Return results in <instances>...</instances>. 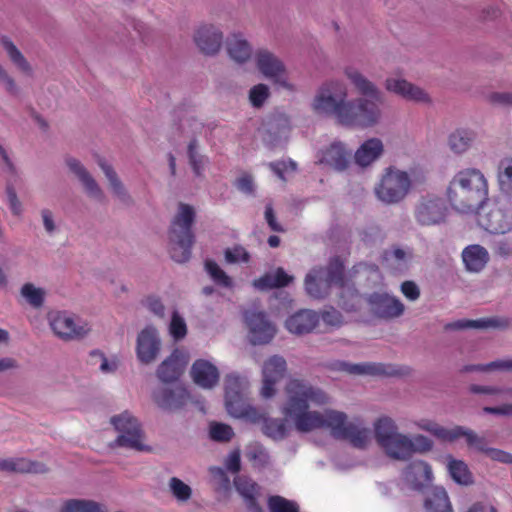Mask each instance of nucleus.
<instances>
[{
	"mask_svg": "<svg viewBox=\"0 0 512 512\" xmlns=\"http://www.w3.org/2000/svg\"><path fill=\"white\" fill-rule=\"evenodd\" d=\"M477 137L474 130L457 128L448 136V146L455 154H463L473 145Z\"/></svg>",
	"mask_w": 512,
	"mask_h": 512,
	"instance_id": "obj_37",
	"label": "nucleus"
},
{
	"mask_svg": "<svg viewBox=\"0 0 512 512\" xmlns=\"http://www.w3.org/2000/svg\"><path fill=\"white\" fill-rule=\"evenodd\" d=\"M384 152L380 139L370 138L363 142L354 154L355 163L360 167H367L379 159Z\"/></svg>",
	"mask_w": 512,
	"mask_h": 512,
	"instance_id": "obj_32",
	"label": "nucleus"
},
{
	"mask_svg": "<svg viewBox=\"0 0 512 512\" xmlns=\"http://www.w3.org/2000/svg\"><path fill=\"white\" fill-rule=\"evenodd\" d=\"M344 265L338 257L330 259L326 266L313 267L305 276L304 287L309 297L322 300L331 293V286L343 280Z\"/></svg>",
	"mask_w": 512,
	"mask_h": 512,
	"instance_id": "obj_6",
	"label": "nucleus"
},
{
	"mask_svg": "<svg viewBox=\"0 0 512 512\" xmlns=\"http://www.w3.org/2000/svg\"><path fill=\"white\" fill-rule=\"evenodd\" d=\"M469 391L473 394H484L489 396H501L503 398L512 399V387L499 388L496 386H486L472 384L469 387Z\"/></svg>",
	"mask_w": 512,
	"mask_h": 512,
	"instance_id": "obj_52",
	"label": "nucleus"
},
{
	"mask_svg": "<svg viewBox=\"0 0 512 512\" xmlns=\"http://www.w3.org/2000/svg\"><path fill=\"white\" fill-rule=\"evenodd\" d=\"M236 491L241 495L249 512H262L257 498L260 495V486L251 478L238 475L234 478Z\"/></svg>",
	"mask_w": 512,
	"mask_h": 512,
	"instance_id": "obj_28",
	"label": "nucleus"
},
{
	"mask_svg": "<svg viewBox=\"0 0 512 512\" xmlns=\"http://www.w3.org/2000/svg\"><path fill=\"white\" fill-rule=\"evenodd\" d=\"M287 372V362L280 355H273L268 358L262 367L263 384L260 394L268 399L275 395V385L284 378Z\"/></svg>",
	"mask_w": 512,
	"mask_h": 512,
	"instance_id": "obj_15",
	"label": "nucleus"
},
{
	"mask_svg": "<svg viewBox=\"0 0 512 512\" xmlns=\"http://www.w3.org/2000/svg\"><path fill=\"white\" fill-rule=\"evenodd\" d=\"M403 479L415 491H423L433 481L431 465L424 460L410 462L403 470Z\"/></svg>",
	"mask_w": 512,
	"mask_h": 512,
	"instance_id": "obj_19",
	"label": "nucleus"
},
{
	"mask_svg": "<svg viewBox=\"0 0 512 512\" xmlns=\"http://www.w3.org/2000/svg\"><path fill=\"white\" fill-rule=\"evenodd\" d=\"M96 162L107 178L112 194L116 197V199L125 207L134 206V198L131 196L124 183L119 178L113 166L109 164L103 157H98Z\"/></svg>",
	"mask_w": 512,
	"mask_h": 512,
	"instance_id": "obj_26",
	"label": "nucleus"
},
{
	"mask_svg": "<svg viewBox=\"0 0 512 512\" xmlns=\"http://www.w3.org/2000/svg\"><path fill=\"white\" fill-rule=\"evenodd\" d=\"M289 130V120L284 114L272 116L264 125L262 141L269 148L276 147Z\"/></svg>",
	"mask_w": 512,
	"mask_h": 512,
	"instance_id": "obj_29",
	"label": "nucleus"
},
{
	"mask_svg": "<svg viewBox=\"0 0 512 512\" xmlns=\"http://www.w3.org/2000/svg\"><path fill=\"white\" fill-rule=\"evenodd\" d=\"M261 430L264 435L276 441L286 438L289 432L284 419L268 417L264 419Z\"/></svg>",
	"mask_w": 512,
	"mask_h": 512,
	"instance_id": "obj_43",
	"label": "nucleus"
},
{
	"mask_svg": "<svg viewBox=\"0 0 512 512\" xmlns=\"http://www.w3.org/2000/svg\"><path fill=\"white\" fill-rule=\"evenodd\" d=\"M296 167V163L292 160H282L269 163V168L282 180H285L284 172L295 171Z\"/></svg>",
	"mask_w": 512,
	"mask_h": 512,
	"instance_id": "obj_62",
	"label": "nucleus"
},
{
	"mask_svg": "<svg viewBox=\"0 0 512 512\" xmlns=\"http://www.w3.org/2000/svg\"><path fill=\"white\" fill-rule=\"evenodd\" d=\"M447 469L449 475L457 484L469 486L474 483L473 475L464 461L449 456Z\"/></svg>",
	"mask_w": 512,
	"mask_h": 512,
	"instance_id": "obj_40",
	"label": "nucleus"
},
{
	"mask_svg": "<svg viewBox=\"0 0 512 512\" xmlns=\"http://www.w3.org/2000/svg\"><path fill=\"white\" fill-rule=\"evenodd\" d=\"M12 472L44 474L48 472L45 464L37 461H29L24 458L13 459Z\"/></svg>",
	"mask_w": 512,
	"mask_h": 512,
	"instance_id": "obj_46",
	"label": "nucleus"
},
{
	"mask_svg": "<svg viewBox=\"0 0 512 512\" xmlns=\"http://www.w3.org/2000/svg\"><path fill=\"white\" fill-rule=\"evenodd\" d=\"M345 75L363 97L349 100L348 90L343 82L326 81L318 88L312 109L319 115L335 118L343 126H375L382 116L380 106L385 103L384 93L356 68H346Z\"/></svg>",
	"mask_w": 512,
	"mask_h": 512,
	"instance_id": "obj_2",
	"label": "nucleus"
},
{
	"mask_svg": "<svg viewBox=\"0 0 512 512\" xmlns=\"http://www.w3.org/2000/svg\"><path fill=\"white\" fill-rule=\"evenodd\" d=\"M196 212L193 206L180 202L168 231L170 256L177 263H186L192 255L195 234L192 230Z\"/></svg>",
	"mask_w": 512,
	"mask_h": 512,
	"instance_id": "obj_5",
	"label": "nucleus"
},
{
	"mask_svg": "<svg viewBox=\"0 0 512 512\" xmlns=\"http://www.w3.org/2000/svg\"><path fill=\"white\" fill-rule=\"evenodd\" d=\"M187 361L179 349H175L156 370V376L164 384H173L179 380L184 372Z\"/></svg>",
	"mask_w": 512,
	"mask_h": 512,
	"instance_id": "obj_21",
	"label": "nucleus"
},
{
	"mask_svg": "<svg viewBox=\"0 0 512 512\" xmlns=\"http://www.w3.org/2000/svg\"><path fill=\"white\" fill-rule=\"evenodd\" d=\"M294 277L288 275L283 268H277L274 272H269L254 280L255 288L265 291L274 288H282L288 286Z\"/></svg>",
	"mask_w": 512,
	"mask_h": 512,
	"instance_id": "obj_36",
	"label": "nucleus"
},
{
	"mask_svg": "<svg viewBox=\"0 0 512 512\" xmlns=\"http://www.w3.org/2000/svg\"><path fill=\"white\" fill-rule=\"evenodd\" d=\"M209 472L217 490L226 492L230 489V479L224 468L210 467Z\"/></svg>",
	"mask_w": 512,
	"mask_h": 512,
	"instance_id": "obj_57",
	"label": "nucleus"
},
{
	"mask_svg": "<svg viewBox=\"0 0 512 512\" xmlns=\"http://www.w3.org/2000/svg\"><path fill=\"white\" fill-rule=\"evenodd\" d=\"M269 96V87L263 83L253 86L249 91V100L254 108L262 107Z\"/></svg>",
	"mask_w": 512,
	"mask_h": 512,
	"instance_id": "obj_55",
	"label": "nucleus"
},
{
	"mask_svg": "<svg viewBox=\"0 0 512 512\" xmlns=\"http://www.w3.org/2000/svg\"><path fill=\"white\" fill-rule=\"evenodd\" d=\"M415 426L443 442L453 443L460 438H464L469 447L475 448L486 455L487 451L491 449L487 446L484 437L479 436L476 432L464 426L456 425L452 428H446L430 419H420L415 422Z\"/></svg>",
	"mask_w": 512,
	"mask_h": 512,
	"instance_id": "obj_8",
	"label": "nucleus"
},
{
	"mask_svg": "<svg viewBox=\"0 0 512 512\" xmlns=\"http://www.w3.org/2000/svg\"><path fill=\"white\" fill-rule=\"evenodd\" d=\"M161 347L162 342L158 330L153 326H146L137 336V359L144 365L152 364L158 358Z\"/></svg>",
	"mask_w": 512,
	"mask_h": 512,
	"instance_id": "obj_13",
	"label": "nucleus"
},
{
	"mask_svg": "<svg viewBox=\"0 0 512 512\" xmlns=\"http://www.w3.org/2000/svg\"><path fill=\"white\" fill-rule=\"evenodd\" d=\"M448 208L437 195L425 194L419 197L413 208V216L420 226H436L446 221Z\"/></svg>",
	"mask_w": 512,
	"mask_h": 512,
	"instance_id": "obj_10",
	"label": "nucleus"
},
{
	"mask_svg": "<svg viewBox=\"0 0 512 512\" xmlns=\"http://www.w3.org/2000/svg\"><path fill=\"white\" fill-rule=\"evenodd\" d=\"M335 367L351 375L396 376L400 374V371L394 365L375 362L354 364L339 361L335 364Z\"/></svg>",
	"mask_w": 512,
	"mask_h": 512,
	"instance_id": "obj_20",
	"label": "nucleus"
},
{
	"mask_svg": "<svg viewBox=\"0 0 512 512\" xmlns=\"http://www.w3.org/2000/svg\"><path fill=\"white\" fill-rule=\"evenodd\" d=\"M209 436L215 442L226 443L232 439L234 431L227 424L212 422L209 426Z\"/></svg>",
	"mask_w": 512,
	"mask_h": 512,
	"instance_id": "obj_48",
	"label": "nucleus"
},
{
	"mask_svg": "<svg viewBox=\"0 0 512 512\" xmlns=\"http://www.w3.org/2000/svg\"><path fill=\"white\" fill-rule=\"evenodd\" d=\"M190 374L195 384L203 389L214 388L220 377L218 368L204 359H198L193 363Z\"/></svg>",
	"mask_w": 512,
	"mask_h": 512,
	"instance_id": "obj_27",
	"label": "nucleus"
},
{
	"mask_svg": "<svg viewBox=\"0 0 512 512\" xmlns=\"http://www.w3.org/2000/svg\"><path fill=\"white\" fill-rule=\"evenodd\" d=\"M193 40L203 54L213 56L222 46L223 34L213 25H202L195 31Z\"/></svg>",
	"mask_w": 512,
	"mask_h": 512,
	"instance_id": "obj_24",
	"label": "nucleus"
},
{
	"mask_svg": "<svg viewBox=\"0 0 512 512\" xmlns=\"http://www.w3.org/2000/svg\"><path fill=\"white\" fill-rule=\"evenodd\" d=\"M369 304L372 313L382 319L397 318L404 312V305L401 301L387 294L374 293L370 295Z\"/></svg>",
	"mask_w": 512,
	"mask_h": 512,
	"instance_id": "obj_25",
	"label": "nucleus"
},
{
	"mask_svg": "<svg viewBox=\"0 0 512 512\" xmlns=\"http://www.w3.org/2000/svg\"><path fill=\"white\" fill-rule=\"evenodd\" d=\"M447 198L459 213H478L488 200V183L484 174L475 168L459 171L448 185Z\"/></svg>",
	"mask_w": 512,
	"mask_h": 512,
	"instance_id": "obj_4",
	"label": "nucleus"
},
{
	"mask_svg": "<svg viewBox=\"0 0 512 512\" xmlns=\"http://www.w3.org/2000/svg\"><path fill=\"white\" fill-rule=\"evenodd\" d=\"M60 512H105L101 505L92 500L70 499L67 500Z\"/></svg>",
	"mask_w": 512,
	"mask_h": 512,
	"instance_id": "obj_44",
	"label": "nucleus"
},
{
	"mask_svg": "<svg viewBox=\"0 0 512 512\" xmlns=\"http://www.w3.org/2000/svg\"><path fill=\"white\" fill-rule=\"evenodd\" d=\"M242 407L240 408L242 411L240 413H229L230 415L236 418H246L252 423H262L264 419H266V414L264 412L259 411L257 408L246 404L245 400L242 402Z\"/></svg>",
	"mask_w": 512,
	"mask_h": 512,
	"instance_id": "obj_54",
	"label": "nucleus"
},
{
	"mask_svg": "<svg viewBox=\"0 0 512 512\" xmlns=\"http://www.w3.org/2000/svg\"><path fill=\"white\" fill-rule=\"evenodd\" d=\"M350 157L351 152L347 151L344 144L335 141L325 150L321 162L343 171L348 167Z\"/></svg>",
	"mask_w": 512,
	"mask_h": 512,
	"instance_id": "obj_34",
	"label": "nucleus"
},
{
	"mask_svg": "<svg viewBox=\"0 0 512 512\" xmlns=\"http://www.w3.org/2000/svg\"><path fill=\"white\" fill-rule=\"evenodd\" d=\"M321 317L322 321L329 326L339 328L343 325V316L342 314L332 306L326 307L320 313L319 318Z\"/></svg>",
	"mask_w": 512,
	"mask_h": 512,
	"instance_id": "obj_58",
	"label": "nucleus"
},
{
	"mask_svg": "<svg viewBox=\"0 0 512 512\" xmlns=\"http://www.w3.org/2000/svg\"><path fill=\"white\" fill-rule=\"evenodd\" d=\"M169 489L172 493V495L178 500V501H187L191 498L192 495V489L189 485L184 483L181 479L177 477H172L169 480Z\"/></svg>",
	"mask_w": 512,
	"mask_h": 512,
	"instance_id": "obj_53",
	"label": "nucleus"
},
{
	"mask_svg": "<svg viewBox=\"0 0 512 512\" xmlns=\"http://www.w3.org/2000/svg\"><path fill=\"white\" fill-rule=\"evenodd\" d=\"M319 322V315L313 310H300L286 320V328L294 334L311 332Z\"/></svg>",
	"mask_w": 512,
	"mask_h": 512,
	"instance_id": "obj_30",
	"label": "nucleus"
},
{
	"mask_svg": "<svg viewBox=\"0 0 512 512\" xmlns=\"http://www.w3.org/2000/svg\"><path fill=\"white\" fill-rule=\"evenodd\" d=\"M479 222L490 233H507L512 230V210L492 207L486 214L480 215Z\"/></svg>",
	"mask_w": 512,
	"mask_h": 512,
	"instance_id": "obj_22",
	"label": "nucleus"
},
{
	"mask_svg": "<svg viewBox=\"0 0 512 512\" xmlns=\"http://www.w3.org/2000/svg\"><path fill=\"white\" fill-rule=\"evenodd\" d=\"M462 259L467 270L479 272L488 262L489 255L484 247L480 245H470L463 250Z\"/></svg>",
	"mask_w": 512,
	"mask_h": 512,
	"instance_id": "obj_38",
	"label": "nucleus"
},
{
	"mask_svg": "<svg viewBox=\"0 0 512 512\" xmlns=\"http://www.w3.org/2000/svg\"><path fill=\"white\" fill-rule=\"evenodd\" d=\"M225 405L228 413H240L242 402L245 400L244 391L247 382L235 373L228 374L224 380Z\"/></svg>",
	"mask_w": 512,
	"mask_h": 512,
	"instance_id": "obj_23",
	"label": "nucleus"
},
{
	"mask_svg": "<svg viewBox=\"0 0 512 512\" xmlns=\"http://www.w3.org/2000/svg\"><path fill=\"white\" fill-rule=\"evenodd\" d=\"M199 150V141L196 138L191 139L187 146V156L189 164L197 177L202 176L205 166L208 163V158L201 154Z\"/></svg>",
	"mask_w": 512,
	"mask_h": 512,
	"instance_id": "obj_41",
	"label": "nucleus"
},
{
	"mask_svg": "<svg viewBox=\"0 0 512 512\" xmlns=\"http://www.w3.org/2000/svg\"><path fill=\"white\" fill-rule=\"evenodd\" d=\"M205 270L211 279L220 286L230 288L232 286V279L225 273L224 270L213 260L205 261Z\"/></svg>",
	"mask_w": 512,
	"mask_h": 512,
	"instance_id": "obj_47",
	"label": "nucleus"
},
{
	"mask_svg": "<svg viewBox=\"0 0 512 512\" xmlns=\"http://www.w3.org/2000/svg\"><path fill=\"white\" fill-rule=\"evenodd\" d=\"M331 397L308 380L292 378L285 386V401L281 411L291 420L297 431L307 433L315 429L328 428L335 439L347 440L358 449L369 443L370 430L360 418L348 421L346 413L333 409L324 412L310 410V405L325 406Z\"/></svg>",
	"mask_w": 512,
	"mask_h": 512,
	"instance_id": "obj_1",
	"label": "nucleus"
},
{
	"mask_svg": "<svg viewBox=\"0 0 512 512\" xmlns=\"http://www.w3.org/2000/svg\"><path fill=\"white\" fill-rule=\"evenodd\" d=\"M414 258L412 248H401L393 246L383 253V261L388 268L395 272H404L408 270L411 261Z\"/></svg>",
	"mask_w": 512,
	"mask_h": 512,
	"instance_id": "obj_31",
	"label": "nucleus"
},
{
	"mask_svg": "<svg viewBox=\"0 0 512 512\" xmlns=\"http://www.w3.org/2000/svg\"><path fill=\"white\" fill-rule=\"evenodd\" d=\"M499 186L502 192L512 194V161L504 160L500 163L498 174Z\"/></svg>",
	"mask_w": 512,
	"mask_h": 512,
	"instance_id": "obj_50",
	"label": "nucleus"
},
{
	"mask_svg": "<svg viewBox=\"0 0 512 512\" xmlns=\"http://www.w3.org/2000/svg\"><path fill=\"white\" fill-rule=\"evenodd\" d=\"M50 326L54 333L63 340L81 339L90 331L87 323L77 324L74 318L66 312L51 314Z\"/></svg>",
	"mask_w": 512,
	"mask_h": 512,
	"instance_id": "obj_14",
	"label": "nucleus"
},
{
	"mask_svg": "<svg viewBox=\"0 0 512 512\" xmlns=\"http://www.w3.org/2000/svg\"><path fill=\"white\" fill-rule=\"evenodd\" d=\"M339 293L337 304L346 312H355L361 306V296L353 284H349L343 278L342 282L338 283Z\"/></svg>",
	"mask_w": 512,
	"mask_h": 512,
	"instance_id": "obj_35",
	"label": "nucleus"
},
{
	"mask_svg": "<svg viewBox=\"0 0 512 512\" xmlns=\"http://www.w3.org/2000/svg\"><path fill=\"white\" fill-rule=\"evenodd\" d=\"M224 256L226 262L230 264H234L239 261L247 263L250 259L248 251L240 245H236L233 248H227L224 252Z\"/></svg>",
	"mask_w": 512,
	"mask_h": 512,
	"instance_id": "obj_59",
	"label": "nucleus"
},
{
	"mask_svg": "<svg viewBox=\"0 0 512 512\" xmlns=\"http://www.w3.org/2000/svg\"><path fill=\"white\" fill-rule=\"evenodd\" d=\"M65 165L83 188L85 194L98 202H103L106 198L105 193L93 175L83 165V163L75 157L67 156Z\"/></svg>",
	"mask_w": 512,
	"mask_h": 512,
	"instance_id": "obj_12",
	"label": "nucleus"
},
{
	"mask_svg": "<svg viewBox=\"0 0 512 512\" xmlns=\"http://www.w3.org/2000/svg\"><path fill=\"white\" fill-rule=\"evenodd\" d=\"M245 455L256 468H264L270 462V457L266 449L259 443L250 444L246 448Z\"/></svg>",
	"mask_w": 512,
	"mask_h": 512,
	"instance_id": "obj_45",
	"label": "nucleus"
},
{
	"mask_svg": "<svg viewBox=\"0 0 512 512\" xmlns=\"http://www.w3.org/2000/svg\"><path fill=\"white\" fill-rule=\"evenodd\" d=\"M110 423L118 433L115 440L110 443L111 448L119 447L137 452L152 450L144 443L145 437L140 422L129 411L111 417Z\"/></svg>",
	"mask_w": 512,
	"mask_h": 512,
	"instance_id": "obj_7",
	"label": "nucleus"
},
{
	"mask_svg": "<svg viewBox=\"0 0 512 512\" xmlns=\"http://www.w3.org/2000/svg\"><path fill=\"white\" fill-rule=\"evenodd\" d=\"M156 405L166 411H177L182 409L189 400V393L182 385L172 387H160L152 394Z\"/></svg>",
	"mask_w": 512,
	"mask_h": 512,
	"instance_id": "obj_18",
	"label": "nucleus"
},
{
	"mask_svg": "<svg viewBox=\"0 0 512 512\" xmlns=\"http://www.w3.org/2000/svg\"><path fill=\"white\" fill-rule=\"evenodd\" d=\"M40 216L45 232L48 235H53L57 231V225L55 223V216L53 211L49 208H43L40 210Z\"/></svg>",
	"mask_w": 512,
	"mask_h": 512,
	"instance_id": "obj_63",
	"label": "nucleus"
},
{
	"mask_svg": "<svg viewBox=\"0 0 512 512\" xmlns=\"http://www.w3.org/2000/svg\"><path fill=\"white\" fill-rule=\"evenodd\" d=\"M384 87L388 92L394 93L406 101L425 105L432 104V98L428 92L406 79L389 77L385 80Z\"/></svg>",
	"mask_w": 512,
	"mask_h": 512,
	"instance_id": "obj_17",
	"label": "nucleus"
},
{
	"mask_svg": "<svg viewBox=\"0 0 512 512\" xmlns=\"http://www.w3.org/2000/svg\"><path fill=\"white\" fill-rule=\"evenodd\" d=\"M226 49L229 57L236 63H246L252 56V46L240 33L227 37Z\"/></svg>",
	"mask_w": 512,
	"mask_h": 512,
	"instance_id": "obj_33",
	"label": "nucleus"
},
{
	"mask_svg": "<svg viewBox=\"0 0 512 512\" xmlns=\"http://www.w3.org/2000/svg\"><path fill=\"white\" fill-rule=\"evenodd\" d=\"M268 506L270 512H299L296 502L278 495L269 497Z\"/></svg>",
	"mask_w": 512,
	"mask_h": 512,
	"instance_id": "obj_51",
	"label": "nucleus"
},
{
	"mask_svg": "<svg viewBox=\"0 0 512 512\" xmlns=\"http://www.w3.org/2000/svg\"><path fill=\"white\" fill-rule=\"evenodd\" d=\"M0 85L3 86L5 92L12 96L18 97L21 89L17 85L15 79L7 72V70L0 64Z\"/></svg>",
	"mask_w": 512,
	"mask_h": 512,
	"instance_id": "obj_56",
	"label": "nucleus"
},
{
	"mask_svg": "<svg viewBox=\"0 0 512 512\" xmlns=\"http://www.w3.org/2000/svg\"><path fill=\"white\" fill-rule=\"evenodd\" d=\"M255 63L263 76L284 89L294 90V86L287 80L284 63L273 52L264 48L258 49L255 53Z\"/></svg>",
	"mask_w": 512,
	"mask_h": 512,
	"instance_id": "obj_11",
	"label": "nucleus"
},
{
	"mask_svg": "<svg viewBox=\"0 0 512 512\" xmlns=\"http://www.w3.org/2000/svg\"><path fill=\"white\" fill-rule=\"evenodd\" d=\"M0 42L5 49L11 62L16 65L21 71L31 74L32 67L26 60L21 51L15 46V44L7 37L2 36Z\"/></svg>",
	"mask_w": 512,
	"mask_h": 512,
	"instance_id": "obj_42",
	"label": "nucleus"
},
{
	"mask_svg": "<svg viewBox=\"0 0 512 512\" xmlns=\"http://www.w3.org/2000/svg\"><path fill=\"white\" fill-rule=\"evenodd\" d=\"M90 358L92 360L99 359V361H100L99 369L102 373H113L117 369V362L115 360L109 361L105 357V355L99 350L91 351Z\"/></svg>",
	"mask_w": 512,
	"mask_h": 512,
	"instance_id": "obj_61",
	"label": "nucleus"
},
{
	"mask_svg": "<svg viewBox=\"0 0 512 512\" xmlns=\"http://www.w3.org/2000/svg\"><path fill=\"white\" fill-rule=\"evenodd\" d=\"M6 194H7L8 204H9L12 214L14 216H20L23 212V206L17 196L15 189L12 186L8 185L6 187Z\"/></svg>",
	"mask_w": 512,
	"mask_h": 512,
	"instance_id": "obj_64",
	"label": "nucleus"
},
{
	"mask_svg": "<svg viewBox=\"0 0 512 512\" xmlns=\"http://www.w3.org/2000/svg\"><path fill=\"white\" fill-rule=\"evenodd\" d=\"M170 333L175 340H181L186 336L187 326L185 320L174 311L170 323Z\"/></svg>",
	"mask_w": 512,
	"mask_h": 512,
	"instance_id": "obj_60",
	"label": "nucleus"
},
{
	"mask_svg": "<svg viewBox=\"0 0 512 512\" xmlns=\"http://www.w3.org/2000/svg\"><path fill=\"white\" fill-rule=\"evenodd\" d=\"M21 295L32 307L39 308L43 305L45 292L32 283H26L21 288Z\"/></svg>",
	"mask_w": 512,
	"mask_h": 512,
	"instance_id": "obj_49",
	"label": "nucleus"
},
{
	"mask_svg": "<svg viewBox=\"0 0 512 512\" xmlns=\"http://www.w3.org/2000/svg\"><path fill=\"white\" fill-rule=\"evenodd\" d=\"M377 444L392 460L408 461L415 454L431 452L434 442L423 434L407 435L399 432L396 422L390 417H381L374 423Z\"/></svg>",
	"mask_w": 512,
	"mask_h": 512,
	"instance_id": "obj_3",
	"label": "nucleus"
},
{
	"mask_svg": "<svg viewBox=\"0 0 512 512\" xmlns=\"http://www.w3.org/2000/svg\"><path fill=\"white\" fill-rule=\"evenodd\" d=\"M424 507L427 512H453L446 490L439 486L433 487L428 493Z\"/></svg>",
	"mask_w": 512,
	"mask_h": 512,
	"instance_id": "obj_39",
	"label": "nucleus"
},
{
	"mask_svg": "<svg viewBox=\"0 0 512 512\" xmlns=\"http://www.w3.org/2000/svg\"><path fill=\"white\" fill-rule=\"evenodd\" d=\"M410 188L411 179L407 172L388 167L375 187V194L383 203L396 204L406 197Z\"/></svg>",
	"mask_w": 512,
	"mask_h": 512,
	"instance_id": "obj_9",
	"label": "nucleus"
},
{
	"mask_svg": "<svg viewBox=\"0 0 512 512\" xmlns=\"http://www.w3.org/2000/svg\"><path fill=\"white\" fill-rule=\"evenodd\" d=\"M244 318L249 329V339L253 345L267 344L273 339L276 329L265 313L246 311Z\"/></svg>",
	"mask_w": 512,
	"mask_h": 512,
	"instance_id": "obj_16",
	"label": "nucleus"
}]
</instances>
